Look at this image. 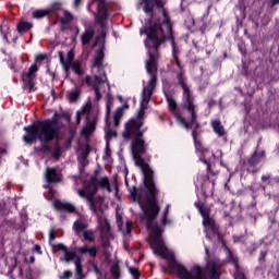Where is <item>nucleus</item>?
Here are the masks:
<instances>
[{
	"label": "nucleus",
	"instance_id": "aec40b11",
	"mask_svg": "<svg viewBox=\"0 0 279 279\" xmlns=\"http://www.w3.org/2000/svg\"><path fill=\"white\" fill-rule=\"evenodd\" d=\"M78 253L80 254H88L92 258H96L97 256V246H88L84 245L78 247Z\"/></svg>",
	"mask_w": 279,
	"mask_h": 279
},
{
	"label": "nucleus",
	"instance_id": "423d86ee",
	"mask_svg": "<svg viewBox=\"0 0 279 279\" xmlns=\"http://www.w3.org/2000/svg\"><path fill=\"white\" fill-rule=\"evenodd\" d=\"M60 114L54 113L50 120L39 122L37 125H28L24 128L26 135L23 136L24 143L32 145L38 138L40 143H49L58 136V121Z\"/></svg>",
	"mask_w": 279,
	"mask_h": 279
},
{
	"label": "nucleus",
	"instance_id": "9b49d317",
	"mask_svg": "<svg viewBox=\"0 0 279 279\" xmlns=\"http://www.w3.org/2000/svg\"><path fill=\"white\" fill-rule=\"evenodd\" d=\"M94 3H97V14H95V12L93 13L94 16H96V22L101 25V27H106V23L109 16L108 8L106 7V0L92 1L87 7L88 12H90L93 9Z\"/></svg>",
	"mask_w": 279,
	"mask_h": 279
},
{
	"label": "nucleus",
	"instance_id": "58836bf2",
	"mask_svg": "<svg viewBox=\"0 0 279 279\" xmlns=\"http://www.w3.org/2000/svg\"><path fill=\"white\" fill-rule=\"evenodd\" d=\"M106 40V33H102L100 37L96 38V45H99V43H104Z\"/></svg>",
	"mask_w": 279,
	"mask_h": 279
},
{
	"label": "nucleus",
	"instance_id": "f257e3e1",
	"mask_svg": "<svg viewBox=\"0 0 279 279\" xmlns=\"http://www.w3.org/2000/svg\"><path fill=\"white\" fill-rule=\"evenodd\" d=\"M167 2L165 0H140L137 3V9L143 8V12L145 14H149L151 19H154V5L161 10V14L163 16V23L158 24L154 23L153 21H148L145 26L140 29L141 36L146 34V40H149V34L153 35V38L159 44L157 46V58H156V66H158V47L162 45L163 41L170 40V45L172 48V56L174 58L175 66L178 68L177 71V82L179 86H181L183 90V99H184V108L186 110L185 118H182L178 110L175 100L167 95V89L163 88V93L167 97L168 106L171 112H173L178 123L184 128V130H197L199 124L197 123V106L195 105V98L191 93V87L189 86L186 74H184V70H182V64L180 63V59H178V53L180 50L175 45V40H173V29L171 27V22L169 21V15L167 14V10H165V4Z\"/></svg>",
	"mask_w": 279,
	"mask_h": 279
},
{
	"label": "nucleus",
	"instance_id": "052dcab7",
	"mask_svg": "<svg viewBox=\"0 0 279 279\" xmlns=\"http://www.w3.org/2000/svg\"><path fill=\"white\" fill-rule=\"evenodd\" d=\"M105 254H108V252H107V251H105Z\"/></svg>",
	"mask_w": 279,
	"mask_h": 279
},
{
	"label": "nucleus",
	"instance_id": "0eeeda50",
	"mask_svg": "<svg viewBox=\"0 0 279 279\" xmlns=\"http://www.w3.org/2000/svg\"><path fill=\"white\" fill-rule=\"evenodd\" d=\"M92 71L95 73L94 78L90 75H86L85 83L93 88L96 101H99L101 95H104L106 90H110V83H108V77H106V73H104V48L94 57Z\"/></svg>",
	"mask_w": 279,
	"mask_h": 279
},
{
	"label": "nucleus",
	"instance_id": "49530a36",
	"mask_svg": "<svg viewBox=\"0 0 279 279\" xmlns=\"http://www.w3.org/2000/svg\"><path fill=\"white\" fill-rule=\"evenodd\" d=\"M279 0H270V5L274 8V5H278Z\"/></svg>",
	"mask_w": 279,
	"mask_h": 279
},
{
	"label": "nucleus",
	"instance_id": "7c9ffc66",
	"mask_svg": "<svg viewBox=\"0 0 279 279\" xmlns=\"http://www.w3.org/2000/svg\"><path fill=\"white\" fill-rule=\"evenodd\" d=\"M49 14V10H36L33 12V19H45Z\"/></svg>",
	"mask_w": 279,
	"mask_h": 279
},
{
	"label": "nucleus",
	"instance_id": "09e8293b",
	"mask_svg": "<svg viewBox=\"0 0 279 279\" xmlns=\"http://www.w3.org/2000/svg\"><path fill=\"white\" fill-rule=\"evenodd\" d=\"M0 155L1 156L5 155V149H0Z\"/></svg>",
	"mask_w": 279,
	"mask_h": 279
},
{
	"label": "nucleus",
	"instance_id": "79ce46f5",
	"mask_svg": "<svg viewBox=\"0 0 279 279\" xmlns=\"http://www.w3.org/2000/svg\"><path fill=\"white\" fill-rule=\"evenodd\" d=\"M105 154H106V158H110V144L108 145L107 142H106V150H105Z\"/></svg>",
	"mask_w": 279,
	"mask_h": 279
},
{
	"label": "nucleus",
	"instance_id": "a878e982",
	"mask_svg": "<svg viewBox=\"0 0 279 279\" xmlns=\"http://www.w3.org/2000/svg\"><path fill=\"white\" fill-rule=\"evenodd\" d=\"M170 205H167L162 211L161 223L162 226H170L171 219L167 218L169 215Z\"/></svg>",
	"mask_w": 279,
	"mask_h": 279
},
{
	"label": "nucleus",
	"instance_id": "c9c22d12",
	"mask_svg": "<svg viewBox=\"0 0 279 279\" xmlns=\"http://www.w3.org/2000/svg\"><path fill=\"white\" fill-rule=\"evenodd\" d=\"M255 158H256V156H253V157L248 160V162H250V165H251V167H248V171H250L251 173H256V171L254 170V165H255L254 160H255Z\"/></svg>",
	"mask_w": 279,
	"mask_h": 279
},
{
	"label": "nucleus",
	"instance_id": "603ef678",
	"mask_svg": "<svg viewBox=\"0 0 279 279\" xmlns=\"http://www.w3.org/2000/svg\"><path fill=\"white\" fill-rule=\"evenodd\" d=\"M44 189H49V185H44Z\"/></svg>",
	"mask_w": 279,
	"mask_h": 279
},
{
	"label": "nucleus",
	"instance_id": "9d476101",
	"mask_svg": "<svg viewBox=\"0 0 279 279\" xmlns=\"http://www.w3.org/2000/svg\"><path fill=\"white\" fill-rule=\"evenodd\" d=\"M36 73H38V64L36 63L22 73L23 88L26 93H34L36 90Z\"/></svg>",
	"mask_w": 279,
	"mask_h": 279
},
{
	"label": "nucleus",
	"instance_id": "a211bd4d",
	"mask_svg": "<svg viewBox=\"0 0 279 279\" xmlns=\"http://www.w3.org/2000/svg\"><path fill=\"white\" fill-rule=\"evenodd\" d=\"M95 36V32L90 28L86 29L82 35H81V43L83 47H88L90 45V40H93Z\"/></svg>",
	"mask_w": 279,
	"mask_h": 279
},
{
	"label": "nucleus",
	"instance_id": "473e14b6",
	"mask_svg": "<svg viewBox=\"0 0 279 279\" xmlns=\"http://www.w3.org/2000/svg\"><path fill=\"white\" fill-rule=\"evenodd\" d=\"M111 276L113 279L121 278V272L119 271V267L111 268Z\"/></svg>",
	"mask_w": 279,
	"mask_h": 279
},
{
	"label": "nucleus",
	"instance_id": "cd10ccee",
	"mask_svg": "<svg viewBox=\"0 0 279 279\" xmlns=\"http://www.w3.org/2000/svg\"><path fill=\"white\" fill-rule=\"evenodd\" d=\"M112 109V97L108 96L106 104V123H110V110Z\"/></svg>",
	"mask_w": 279,
	"mask_h": 279
},
{
	"label": "nucleus",
	"instance_id": "c85d7f7f",
	"mask_svg": "<svg viewBox=\"0 0 279 279\" xmlns=\"http://www.w3.org/2000/svg\"><path fill=\"white\" fill-rule=\"evenodd\" d=\"M72 71H74L76 75H84V70L82 69V63L80 61L72 62Z\"/></svg>",
	"mask_w": 279,
	"mask_h": 279
},
{
	"label": "nucleus",
	"instance_id": "5fc2aeb1",
	"mask_svg": "<svg viewBox=\"0 0 279 279\" xmlns=\"http://www.w3.org/2000/svg\"><path fill=\"white\" fill-rule=\"evenodd\" d=\"M262 258H265V253H262Z\"/></svg>",
	"mask_w": 279,
	"mask_h": 279
},
{
	"label": "nucleus",
	"instance_id": "dca6fc26",
	"mask_svg": "<svg viewBox=\"0 0 279 279\" xmlns=\"http://www.w3.org/2000/svg\"><path fill=\"white\" fill-rule=\"evenodd\" d=\"M53 206L57 210H63L65 213H75V206L66 202L56 201L53 203Z\"/></svg>",
	"mask_w": 279,
	"mask_h": 279
},
{
	"label": "nucleus",
	"instance_id": "f8f14e48",
	"mask_svg": "<svg viewBox=\"0 0 279 279\" xmlns=\"http://www.w3.org/2000/svg\"><path fill=\"white\" fill-rule=\"evenodd\" d=\"M54 247L58 250V252H63V260H65V263H71V260H74L75 275L82 276V258L75 255V251L66 250V246H64V244H57Z\"/></svg>",
	"mask_w": 279,
	"mask_h": 279
},
{
	"label": "nucleus",
	"instance_id": "2eb2a0df",
	"mask_svg": "<svg viewBox=\"0 0 279 279\" xmlns=\"http://www.w3.org/2000/svg\"><path fill=\"white\" fill-rule=\"evenodd\" d=\"M117 223L119 230H121L124 236H130L132 234V222H130V220H128L125 222V226H123V218L121 217V215H117Z\"/></svg>",
	"mask_w": 279,
	"mask_h": 279
},
{
	"label": "nucleus",
	"instance_id": "f704fd0d",
	"mask_svg": "<svg viewBox=\"0 0 279 279\" xmlns=\"http://www.w3.org/2000/svg\"><path fill=\"white\" fill-rule=\"evenodd\" d=\"M37 151H44V153H50L51 151V147L43 144L39 148H35Z\"/></svg>",
	"mask_w": 279,
	"mask_h": 279
},
{
	"label": "nucleus",
	"instance_id": "72a5a7b5",
	"mask_svg": "<svg viewBox=\"0 0 279 279\" xmlns=\"http://www.w3.org/2000/svg\"><path fill=\"white\" fill-rule=\"evenodd\" d=\"M129 271H130L131 276H133L134 279L141 278V274H138L137 268L129 267Z\"/></svg>",
	"mask_w": 279,
	"mask_h": 279
},
{
	"label": "nucleus",
	"instance_id": "8fccbe9b",
	"mask_svg": "<svg viewBox=\"0 0 279 279\" xmlns=\"http://www.w3.org/2000/svg\"><path fill=\"white\" fill-rule=\"evenodd\" d=\"M206 256H208V246H205Z\"/></svg>",
	"mask_w": 279,
	"mask_h": 279
},
{
	"label": "nucleus",
	"instance_id": "c756f323",
	"mask_svg": "<svg viewBox=\"0 0 279 279\" xmlns=\"http://www.w3.org/2000/svg\"><path fill=\"white\" fill-rule=\"evenodd\" d=\"M28 29H32V23L28 22H22L17 25V32L20 34H23L25 32H27Z\"/></svg>",
	"mask_w": 279,
	"mask_h": 279
},
{
	"label": "nucleus",
	"instance_id": "a18cd8bd",
	"mask_svg": "<svg viewBox=\"0 0 279 279\" xmlns=\"http://www.w3.org/2000/svg\"><path fill=\"white\" fill-rule=\"evenodd\" d=\"M80 3H82V0H74L73 2L74 10H77V8H80Z\"/></svg>",
	"mask_w": 279,
	"mask_h": 279
},
{
	"label": "nucleus",
	"instance_id": "4c0bfd02",
	"mask_svg": "<svg viewBox=\"0 0 279 279\" xmlns=\"http://www.w3.org/2000/svg\"><path fill=\"white\" fill-rule=\"evenodd\" d=\"M43 60H47V54H38V56L36 57V62H37V63H41Z\"/></svg>",
	"mask_w": 279,
	"mask_h": 279
},
{
	"label": "nucleus",
	"instance_id": "de8ad7c7",
	"mask_svg": "<svg viewBox=\"0 0 279 279\" xmlns=\"http://www.w3.org/2000/svg\"><path fill=\"white\" fill-rule=\"evenodd\" d=\"M262 180H263V182H267V180H269V177L264 175V177H262Z\"/></svg>",
	"mask_w": 279,
	"mask_h": 279
},
{
	"label": "nucleus",
	"instance_id": "37998d69",
	"mask_svg": "<svg viewBox=\"0 0 279 279\" xmlns=\"http://www.w3.org/2000/svg\"><path fill=\"white\" fill-rule=\"evenodd\" d=\"M73 62V51H69L68 53V64H71Z\"/></svg>",
	"mask_w": 279,
	"mask_h": 279
},
{
	"label": "nucleus",
	"instance_id": "6e6552de",
	"mask_svg": "<svg viewBox=\"0 0 279 279\" xmlns=\"http://www.w3.org/2000/svg\"><path fill=\"white\" fill-rule=\"evenodd\" d=\"M98 117L99 107H93V102L90 100L85 102L81 110L76 111V125H80L82 123V119H85V125L82 129V136H84V138H90V135L95 132Z\"/></svg>",
	"mask_w": 279,
	"mask_h": 279
},
{
	"label": "nucleus",
	"instance_id": "13d9d810",
	"mask_svg": "<svg viewBox=\"0 0 279 279\" xmlns=\"http://www.w3.org/2000/svg\"><path fill=\"white\" fill-rule=\"evenodd\" d=\"M31 260L34 262V257H32Z\"/></svg>",
	"mask_w": 279,
	"mask_h": 279
},
{
	"label": "nucleus",
	"instance_id": "ea45409f",
	"mask_svg": "<svg viewBox=\"0 0 279 279\" xmlns=\"http://www.w3.org/2000/svg\"><path fill=\"white\" fill-rule=\"evenodd\" d=\"M59 58H60V62H61L62 66L65 69V71H68L69 65H66L64 63V57H62V52L59 53Z\"/></svg>",
	"mask_w": 279,
	"mask_h": 279
},
{
	"label": "nucleus",
	"instance_id": "5701e85b",
	"mask_svg": "<svg viewBox=\"0 0 279 279\" xmlns=\"http://www.w3.org/2000/svg\"><path fill=\"white\" fill-rule=\"evenodd\" d=\"M88 154H89L88 144L80 145V147L77 149L78 158H82V160H86V158L88 157Z\"/></svg>",
	"mask_w": 279,
	"mask_h": 279
},
{
	"label": "nucleus",
	"instance_id": "6e6d98bb",
	"mask_svg": "<svg viewBox=\"0 0 279 279\" xmlns=\"http://www.w3.org/2000/svg\"><path fill=\"white\" fill-rule=\"evenodd\" d=\"M11 69H12L13 71H16V70L14 69V66H11Z\"/></svg>",
	"mask_w": 279,
	"mask_h": 279
},
{
	"label": "nucleus",
	"instance_id": "ddd939ff",
	"mask_svg": "<svg viewBox=\"0 0 279 279\" xmlns=\"http://www.w3.org/2000/svg\"><path fill=\"white\" fill-rule=\"evenodd\" d=\"M10 274L13 279H32V272L28 270L27 266L15 265Z\"/></svg>",
	"mask_w": 279,
	"mask_h": 279
},
{
	"label": "nucleus",
	"instance_id": "393cba45",
	"mask_svg": "<svg viewBox=\"0 0 279 279\" xmlns=\"http://www.w3.org/2000/svg\"><path fill=\"white\" fill-rule=\"evenodd\" d=\"M86 228H88V225H86L83 221L76 220L73 225V230L75 232V234H80V232H84V230H86Z\"/></svg>",
	"mask_w": 279,
	"mask_h": 279
},
{
	"label": "nucleus",
	"instance_id": "f03ea898",
	"mask_svg": "<svg viewBox=\"0 0 279 279\" xmlns=\"http://www.w3.org/2000/svg\"><path fill=\"white\" fill-rule=\"evenodd\" d=\"M131 149L135 163L142 170L144 175V184L147 189V194L145 199L138 192L135 193V199H137L144 215H142V221L146 223L150 234H149V245L156 254V256H173V252L167 248L165 241L162 240V229L158 225H154V219L158 217L160 213V206H158V201L156 195H158V189L154 183V171L149 168V165L145 162V159L142 158L145 154V141L143 136L133 137Z\"/></svg>",
	"mask_w": 279,
	"mask_h": 279
},
{
	"label": "nucleus",
	"instance_id": "bf43d9fd",
	"mask_svg": "<svg viewBox=\"0 0 279 279\" xmlns=\"http://www.w3.org/2000/svg\"><path fill=\"white\" fill-rule=\"evenodd\" d=\"M4 38H8V35H4Z\"/></svg>",
	"mask_w": 279,
	"mask_h": 279
},
{
	"label": "nucleus",
	"instance_id": "412c9836",
	"mask_svg": "<svg viewBox=\"0 0 279 279\" xmlns=\"http://www.w3.org/2000/svg\"><path fill=\"white\" fill-rule=\"evenodd\" d=\"M105 135L107 145H110V141H112V138H117V131H112L110 129V122H106Z\"/></svg>",
	"mask_w": 279,
	"mask_h": 279
},
{
	"label": "nucleus",
	"instance_id": "7ed1b4c3",
	"mask_svg": "<svg viewBox=\"0 0 279 279\" xmlns=\"http://www.w3.org/2000/svg\"><path fill=\"white\" fill-rule=\"evenodd\" d=\"M158 45H160V39L157 41L151 33H148V39L145 40V47L148 51V60L145 61V66L150 78L147 83H143L141 107L137 110L136 116L130 119L124 125L122 136L125 141L143 136L145 133V130H141V128H143L145 110H147L149 106L151 95H154V90H156V82L158 81V65H156V58H158Z\"/></svg>",
	"mask_w": 279,
	"mask_h": 279
},
{
	"label": "nucleus",
	"instance_id": "4be33fe9",
	"mask_svg": "<svg viewBox=\"0 0 279 279\" xmlns=\"http://www.w3.org/2000/svg\"><path fill=\"white\" fill-rule=\"evenodd\" d=\"M80 95H82V90H80L78 88H75L66 93V98L71 104H75V101L80 99Z\"/></svg>",
	"mask_w": 279,
	"mask_h": 279
},
{
	"label": "nucleus",
	"instance_id": "20e7f679",
	"mask_svg": "<svg viewBox=\"0 0 279 279\" xmlns=\"http://www.w3.org/2000/svg\"><path fill=\"white\" fill-rule=\"evenodd\" d=\"M97 189H106L108 193H112V187L110 186V180L108 177H101L99 179H97V177H93L89 184L77 190V195L78 197L87 199L90 210H93L94 215H96L98 219L100 236L102 241H107V239H110V223L108 222V219H106V216H104L101 207L95 205V201H93V196L97 193Z\"/></svg>",
	"mask_w": 279,
	"mask_h": 279
},
{
	"label": "nucleus",
	"instance_id": "b1692460",
	"mask_svg": "<svg viewBox=\"0 0 279 279\" xmlns=\"http://www.w3.org/2000/svg\"><path fill=\"white\" fill-rule=\"evenodd\" d=\"M84 241L87 243L95 242V231L93 229H86L82 232Z\"/></svg>",
	"mask_w": 279,
	"mask_h": 279
},
{
	"label": "nucleus",
	"instance_id": "f3484780",
	"mask_svg": "<svg viewBox=\"0 0 279 279\" xmlns=\"http://www.w3.org/2000/svg\"><path fill=\"white\" fill-rule=\"evenodd\" d=\"M128 108H130V105H128V102H125L122 107H119L116 109L114 113H113V125L114 128H118L121 118L123 117V110H128Z\"/></svg>",
	"mask_w": 279,
	"mask_h": 279
},
{
	"label": "nucleus",
	"instance_id": "1a4fd4ad",
	"mask_svg": "<svg viewBox=\"0 0 279 279\" xmlns=\"http://www.w3.org/2000/svg\"><path fill=\"white\" fill-rule=\"evenodd\" d=\"M196 134L197 130L193 129L192 136L194 140L195 149L199 154L201 162H204V165L207 166V171H210V162L215 160V154L210 151L208 148H204V146H202V142L197 140Z\"/></svg>",
	"mask_w": 279,
	"mask_h": 279
},
{
	"label": "nucleus",
	"instance_id": "864d4df0",
	"mask_svg": "<svg viewBox=\"0 0 279 279\" xmlns=\"http://www.w3.org/2000/svg\"><path fill=\"white\" fill-rule=\"evenodd\" d=\"M49 193H51V195H53V190H50Z\"/></svg>",
	"mask_w": 279,
	"mask_h": 279
},
{
	"label": "nucleus",
	"instance_id": "2f4dec72",
	"mask_svg": "<svg viewBox=\"0 0 279 279\" xmlns=\"http://www.w3.org/2000/svg\"><path fill=\"white\" fill-rule=\"evenodd\" d=\"M60 156H62V148L60 147V144H56L52 150V158H56L58 160Z\"/></svg>",
	"mask_w": 279,
	"mask_h": 279
},
{
	"label": "nucleus",
	"instance_id": "4468645a",
	"mask_svg": "<svg viewBox=\"0 0 279 279\" xmlns=\"http://www.w3.org/2000/svg\"><path fill=\"white\" fill-rule=\"evenodd\" d=\"M46 182L48 184L62 182V174L58 168H47L45 173Z\"/></svg>",
	"mask_w": 279,
	"mask_h": 279
},
{
	"label": "nucleus",
	"instance_id": "a19ab883",
	"mask_svg": "<svg viewBox=\"0 0 279 279\" xmlns=\"http://www.w3.org/2000/svg\"><path fill=\"white\" fill-rule=\"evenodd\" d=\"M56 240V232L53 231V229H51L49 231V241H54Z\"/></svg>",
	"mask_w": 279,
	"mask_h": 279
},
{
	"label": "nucleus",
	"instance_id": "3c124183",
	"mask_svg": "<svg viewBox=\"0 0 279 279\" xmlns=\"http://www.w3.org/2000/svg\"><path fill=\"white\" fill-rule=\"evenodd\" d=\"M119 100H120L121 102H123V97L119 96Z\"/></svg>",
	"mask_w": 279,
	"mask_h": 279
},
{
	"label": "nucleus",
	"instance_id": "6ab92c4d",
	"mask_svg": "<svg viewBox=\"0 0 279 279\" xmlns=\"http://www.w3.org/2000/svg\"><path fill=\"white\" fill-rule=\"evenodd\" d=\"M211 128L215 134H217V136H226V129L221 124V121L219 120L211 121Z\"/></svg>",
	"mask_w": 279,
	"mask_h": 279
},
{
	"label": "nucleus",
	"instance_id": "bb28decb",
	"mask_svg": "<svg viewBox=\"0 0 279 279\" xmlns=\"http://www.w3.org/2000/svg\"><path fill=\"white\" fill-rule=\"evenodd\" d=\"M73 21V15L68 10H63V16L61 19L62 25H69Z\"/></svg>",
	"mask_w": 279,
	"mask_h": 279
},
{
	"label": "nucleus",
	"instance_id": "c03bdc74",
	"mask_svg": "<svg viewBox=\"0 0 279 279\" xmlns=\"http://www.w3.org/2000/svg\"><path fill=\"white\" fill-rule=\"evenodd\" d=\"M34 252H36L37 254H43V251L40 250V245L35 244L34 245Z\"/></svg>",
	"mask_w": 279,
	"mask_h": 279
},
{
	"label": "nucleus",
	"instance_id": "4d7b16f0",
	"mask_svg": "<svg viewBox=\"0 0 279 279\" xmlns=\"http://www.w3.org/2000/svg\"><path fill=\"white\" fill-rule=\"evenodd\" d=\"M102 245L106 246V245H108V244L105 242V243H102Z\"/></svg>",
	"mask_w": 279,
	"mask_h": 279
},
{
	"label": "nucleus",
	"instance_id": "39448f33",
	"mask_svg": "<svg viewBox=\"0 0 279 279\" xmlns=\"http://www.w3.org/2000/svg\"><path fill=\"white\" fill-rule=\"evenodd\" d=\"M195 207L203 217V226L205 228V234L207 239H213L217 236V239H219V241L221 242L222 247L226 250L229 263H231L234 268V278L245 279V276H243V272H241V268H239V259L234 257V255H232V252H230V250H228V246H226V241L221 240V235L219 234L217 225H215V220L210 217V208L201 202L195 203Z\"/></svg>",
	"mask_w": 279,
	"mask_h": 279
},
{
	"label": "nucleus",
	"instance_id": "e433bc0d",
	"mask_svg": "<svg viewBox=\"0 0 279 279\" xmlns=\"http://www.w3.org/2000/svg\"><path fill=\"white\" fill-rule=\"evenodd\" d=\"M73 276V272L70 270H65L62 275L59 276V279H69Z\"/></svg>",
	"mask_w": 279,
	"mask_h": 279
}]
</instances>
